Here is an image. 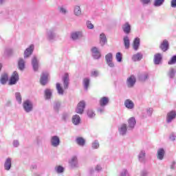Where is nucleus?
<instances>
[{
	"label": "nucleus",
	"instance_id": "nucleus-54",
	"mask_svg": "<svg viewBox=\"0 0 176 176\" xmlns=\"http://www.w3.org/2000/svg\"><path fill=\"white\" fill-rule=\"evenodd\" d=\"M2 69V64H0V71Z\"/></svg>",
	"mask_w": 176,
	"mask_h": 176
},
{
	"label": "nucleus",
	"instance_id": "nucleus-48",
	"mask_svg": "<svg viewBox=\"0 0 176 176\" xmlns=\"http://www.w3.org/2000/svg\"><path fill=\"white\" fill-rule=\"evenodd\" d=\"M107 64H108V65L109 67H111V68H113V67H115V64H113V63H112V60L110 62H107Z\"/></svg>",
	"mask_w": 176,
	"mask_h": 176
},
{
	"label": "nucleus",
	"instance_id": "nucleus-35",
	"mask_svg": "<svg viewBox=\"0 0 176 176\" xmlns=\"http://www.w3.org/2000/svg\"><path fill=\"white\" fill-rule=\"evenodd\" d=\"M164 3V0H155L154 1V6H162Z\"/></svg>",
	"mask_w": 176,
	"mask_h": 176
},
{
	"label": "nucleus",
	"instance_id": "nucleus-3",
	"mask_svg": "<svg viewBox=\"0 0 176 176\" xmlns=\"http://www.w3.org/2000/svg\"><path fill=\"white\" fill-rule=\"evenodd\" d=\"M32 102L30 100H26L23 102V109L26 112H31L32 111Z\"/></svg>",
	"mask_w": 176,
	"mask_h": 176
},
{
	"label": "nucleus",
	"instance_id": "nucleus-27",
	"mask_svg": "<svg viewBox=\"0 0 176 176\" xmlns=\"http://www.w3.org/2000/svg\"><path fill=\"white\" fill-rule=\"evenodd\" d=\"M119 131L120 134L124 135V134H126V132L127 131V125H126V124H122Z\"/></svg>",
	"mask_w": 176,
	"mask_h": 176
},
{
	"label": "nucleus",
	"instance_id": "nucleus-19",
	"mask_svg": "<svg viewBox=\"0 0 176 176\" xmlns=\"http://www.w3.org/2000/svg\"><path fill=\"white\" fill-rule=\"evenodd\" d=\"M107 36H105V34H104V33H102L100 35V43L102 46H104V45H105V43H107Z\"/></svg>",
	"mask_w": 176,
	"mask_h": 176
},
{
	"label": "nucleus",
	"instance_id": "nucleus-29",
	"mask_svg": "<svg viewBox=\"0 0 176 176\" xmlns=\"http://www.w3.org/2000/svg\"><path fill=\"white\" fill-rule=\"evenodd\" d=\"M124 45L125 49H129L130 47V39H129V36L124 37Z\"/></svg>",
	"mask_w": 176,
	"mask_h": 176
},
{
	"label": "nucleus",
	"instance_id": "nucleus-51",
	"mask_svg": "<svg viewBox=\"0 0 176 176\" xmlns=\"http://www.w3.org/2000/svg\"><path fill=\"white\" fill-rule=\"evenodd\" d=\"M96 171H101L102 168L100 166H97L96 168Z\"/></svg>",
	"mask_w": 176,
	"mask_h": 176
},
{
	"label": "nucleus",
	"instance_id": "nucleus-20",
	"mask_svg": "<svg viewBox=\"0 0 176 176\" xmlns=\"http://www.w3.org/2000/svg\"><path fill=\"white\" fill-rule=\"evenodd\" d=\"M69 163L72 167H75V166L78 164V158L76 157V156L72 157V159L69 160Z\"/></svg>",
	"mask_w": 176,
	"mask_h": 176
},
{
	"label": "nucleus",
	"instance_id": "nucleus-17",
	"mask_svg": "<svg viewBox=\"0 0 176 176\" xmlns=\"http://www.w3.org/2000/svg\"><path fill=\"white\" fill-rule=\"evenodd\" d=\"M5 169L9 171L10 170V167H12V159L8 158L6 160V162L4 164Z\"/></svg>",
	"mask_w": 176,
	"mask_h": 176
},
{
	"label": "nucleus",
	"instance_id": "nucleus-36",
	"mask_svg": "<svg viewBox=\"0 0 176 176\" xmlns=\"http://www.w3.org/2000/svg\"><path fill=\"white\" fill-rule=\"evenodd\" d=\"M176 63V56H173L168 62V65H173Z\"/></svg>",
	"mask_w": 176,
	"mask_h": 176
},
{
	"label": "nucleus",
	"instance_id": "nucleus-28",
	"mask_svg": "<svg viewBox=\"0 0 176 176\" xmlns=\"http://www.w3.org/2000/svg\"><path fill=\"white\" fill-rule=\"evenodd\" d=\"M19 68L22 71L25 67V62L24 61V59L20 58L18 63Z\"/></svg>",
	"mask_w": 176,
	"mask_h": 176
},
{
	"label": "nucleus",
	"instance_id": "nucleus-38",
	"mask_svg": "<svg viewBox=\"0 0 176 176\" xmlns=\"http://www.w3.org/2000/svg\"><path fill=\"white\" fill-rule=\"evenodd\" d=\"M83 83H84L85 88L86 89H89V85L90 83V80H89L88 78H85Z\"/></svg>",
	"mask_w": 176,
	"mask_h": 176
},
{
	"label": "nucleus",
	"instance_id": "nucleus-16",
	"mask_svg": "<svg viewBox=\"0 0 176 176\" xmlns=\"http://www.w3.org/2000/svg\"><path fill=\"white\" fill-rule=\"evenodd\" d=\"M109 102V98L107 97H102L100 100V107H105Z\"/></svg>",
	"mask_w": 176,
	"mask_h": 176
},
{
	"label": "nucleus",
	"instance_id": "nucleus-46",
	"mask_svg": "<svg viewBox=\"0 0 176 176\" xmlns=\"http://www.w3.org/2000/svg\"><path fill=\"white\" fill-rule=\"evenodd\" d=\"M170 6L171 8H176V0H171Z\"/></svg>",
	"mask_w": 176,
	"mask_h": 176
},
{
	"label": "nucleus",
	"instance_id": "nucleus-11",
	"mask_svg": "<svg viewBox=\"0 0 176 176\" xmlns=\"http://www.w3.org/2000/svg\"><path fill=\"white\" fill-rule=\"evenodd\" d=\"M176 117V112L175 111H170L167 114V122L170 123L173 119H175Z\"/></svg>",
	"mask_w": 176,
	"mask_h": 176
},
{
	"label": "nucleus",
	"instance_id": "nucleus-10",
	"mask_svg": "<svg viewBox=\"0 0 176 176\" xmlns=\"http://www.w3.org/2000/svg\"><path fill=\"white\" fill-rule=\"evenodd\" d=\"M52 146H58L60 145V138L58 136H53L51 139Z\"/></svg>",
	"mask_w": 176,
	"mask_h": 176
},
{
	"label": "nucleus",
	"instance_id": "nucleus-49",
	"mask_svg": "<svg viewBox=\"0 0 176 176\" xmlns=\"http://www.w3.org/2000/svg\"><path fill=\"white\" fill-rule=\"evenodd\" d=\"M91 76H98V72L97 71L92 72Z\"/></svg>",
	"mask_w": 176,
	"mask_h": 176
},
{
	"label": "nucleus",
	"instance_id": "nucleus-1",
	"mask_svg": "<svg viewBox=\"0 0 176 176\" xmlns=\"http://www.w3.org/2000/svg\"><path fill=\"white\" fill-rule=\"evenodd\" d=\"M19 73H17V72H14L10 78V82L8 85H10V86H12V85H16V83L19 82Z\"/></svg>",
	"mask_w": 176,
	"mask_h": 176
},
{
	"label": "nucleus",
	"instance_id": "nucleus-18",
	"mask_svg": "<svg viewBox=\"0 0 176 176\" xmlns=\"http://www.w3.org/2000/svg\"><path fill=\"white\" fill-rule=\"evenodd\" d=\"M76 143L80 146H85V144H86V140L82 137H78L76 139Z\"/></svg>",
	"mask_w": 176,
	"mask_h": 176
},
{
	"label": "nucleus",
	"instance_id": "nucleus-50",
	"mask_svg": "<svg viewBox=\"0 0 176 176\" xmlns=\"http://www.w3.org/2000/svg\"><path fill=\"white\" fill-rule=\"evenodd\" d=\"M142 3H149L151 2V0H141Z\"/></svg>",
	"mask_w": 176,
	"mask_h": 176
},
{
	"label": "nucleus",
	"instance_id": "nucleus-23",
	"mask_svg": "<svg viewBox=\"0 0 176 176\" xmlns=\"http://www.w3.org/2000/svg\"><path fill=\"white\" fill-rule=\"evenodd\" d=\"M74 124H79L80 123V117L78 115H74L72 118Z\"/></svg>",
	"mask_w": 176,
	"mask_h": 176
},
{
	"label": "nucleus",
	"instance_id": "nucleus-6",
	"mask_svg": "<svg viewBox=\"0 0 176 176\" xmlns=\"http://www.w3.org/2000/svg\"><path fill=\"white\" fill-rule=\"evenodd\" d=\"M34 45H30V47L27 48L24 52V58H27V57H30L32 54V52H34Z\"/></svg>",
	"mask_w": 176,
	"mask_h": 176
},
{
	"label": "nucleus",
	"instance_id": "nucleus-40",
	"mask_svg": "<svg viewBox=\"0 0 176 176\" xmlns=\"http://www.w3.org/2000/svg\"><path fill=\"white\" fill-rule=\"evenodd\" d=\"M116 58L118 63L122 61V54L120 52H118L116 55Z\"/></svg>",
	"mask_w": 176,
	"mask_h": 176
},
{
	"label": "nucleus",
	"instance_id": "nucleus-14",
	"mask_svg": "<svg viewBox=\"0 0 176 176\" xmlns=\"http://www.w3.org/2000/svg\"><path fill=\"white\" fill-rule=\"evenodd\" d=\"M82 36H83V34L80 32H76L72 34V39H73V41H76V39H79V38H82Z\"/></svg>",
	"mask_w": 176,
	"mask_h": 176
},
{
	"label": "nucleus",
	"instance_id": "nucleus-45",
	"mask_svg": "<svg viewBox=\"0 0 176 176\" xmlns=\"http://www.w3.org/2000/svg\"><path fill=\"white\" fill-rule=\"evenodd\" d=\"M168 75L170 76V78H173L175 75V72L172 69L169 73H168Z\"/></svg>",
	"mask_w": 176,
	"mask_h": 176
},
{
	"label": "nucleus",
	"instance_id": "nucleus-43",
	"mask_svg": "<svg viewBox=\"0 0 176 176\" xmlns=\"http://www.w3.org/2000/svg\"><path fill=\"white\" fill-rule=\"evenodd\" d=\"M87 115L89 118H94L96 116V113L92 110H88Z\"/></svg>",
	"mask_w": 176,
	"mask_h": 176
},
{
	"label": "nucleus",
	"instance_id": "nucleus-12",
	"mask_svg": "<svg viewBox=\"0 0 176 176\" xmlns=\"http://www.w3.org/2000/svg\"><path fill=\"white\" fill-rule=\"evenodd\" d=\"M122 30L125 34H130L131 31V26L129 23H126L122 25Z\"/></svg>",
	"mask_w": 176,
	"mask_h": 176
},
{
	"label": "nucleus",
	"instance_id": "nucleus-55",
	"mask_svg": "<svg viewBox=\"0 0 176 176\" xmlns=\"http://www.w3.org/2000/svg\"><path fill=\"white\" fill-rule=\"evenodd\" d=\"M2 1H3V0H0V3H2Z\"/></svg>",
	"mask_w": 176,
	"mask_h": 176
},
{
	"label": "nucleus",
	"instance_id": "nucleus-56",
	"mask_svg": "<svg viewBox=\"0 0 176 176\" xmlns=\"http://www.w3.org/2000/svg\"><path fill=\"white\" fill-rule=\"evenodd\" d=\"M100 112H102V110L100 109Z\"/></svg>",
	"mask_w": 176,
	"mask_h": 176
},
{
	"label": "nucleus",
	"instance_id": "nucleus-41",
	"mask_svg": "<svg viewBox=\"0 0 176 176\" xmlns=\"http://www.w3.org/2000/svg\"><path fill=\"white\" fill-rule=\"evenodd\" d=\"M87 27L89 30H93V28H94V25H93L90 21H88L87 22Z\"/></svg>",
	"mask_w": 176,
	"mask_h": 176
},
{
	"label": "nucleus",
	"instance_id": "nucleus-30",
	"mask_svg": "<svg viewBox=\"0 0 176 176\" xmlns=\"http://www.w3.org/2000/svg\"><path fill=\"white\" fill-rule=\"evenodd\" d=\"M45 93V97L46 100H50V98H52V90L47 89L44 91Z\"/></svg>",
	"mask_w": 176,
	"mask_h": 176
},
{
	"label": "nucleus",
	"instance_id": "nucleus-26",
	"mask_svg": "<svg viewBox=\"0 0 176 176\" xmlns=\"http://www.w3.org/2000/svg\"><path fill=\"white\" fill-rule=\"evenodd\" d=\"M0 80L2 85H5L8 82V80H9V76H8V74H4L1 76Z\"/></svg>",
	"mask_w": 176,
	"mask_h": 176
},
{
	"label": "nucleus",
	"instance_id": "nucleus-24",
	"mask_svg": "<svg viewBox=\"0 0 176 176\" xmlns=\"http://www.w3.org/2000/svg\"><path fill=\"white\" fill-rule=\"evenodd\" d=\"M128 123H129V127H131V129L134 128V126H135V118H134V117H131V118L129 119L128 120Z\"/></svg>",
	"mask_w": 176,
	"mask_h": 176
},
{
	"label": "nucleus",
	"instance_id": "nucleus-22",
	"mask_svg": "<svg viewBox=\"0 0 176 176\" xmlns=\"http://www.w3.org/2000/svg\"><path fill=\"white\" fill-rule=\"evenodd\" d=\"M133 47L134 50H138L140 47V38H136L133 41Z\"/></svg>",
	"mask_w": 176,
	"mask_h": 176
},
{
	"label": "nucleus",
	"instance_id": "nucleus-21",
	"mask_svg": "<svg viewBox=\"0 0 176 176\" xmlns=\"http://www.w3.org/2000/svg\"><path fill=\"white\" fill-rule=\"evenodd\" d=\"M162 61V54H156L154 56V63L155 64H160V62Z\"/></svg>",
	"mask_w": 176,
	"mask_h": 176
},
{
	"label": "nucleus",
	"instance_id": "nucleus-4",
	"mask_svg": "<svg viewBox=\"0 0 176 176\" xmlns=\"http://www.w3.org/2000/svg\"><path fill=\"white\" fill-rule=\"evenodd\" d=\"M47 78H49V74L47 72H43L40 80L41 85L45 86L47 83Z\"/></svg>",
	"mask_w": 176,
	"mask_h": 176
},
{
	"label": "nucleus",
	"instance_id": "nucleus-15",
	"mask_svg": "<svg viewBox=\"0 0 176 176\" xmlns=\"http://www.w3.org/2000/svg\"><path fill=\"white\" fill-rule=\"evenodd\" d=\"M124 105L128 109H133L134 108V102L130 100V99L125 100Z\"/></svg>",
	"mask_w": 176,
	"mask_h": 176
},
{
	"label": "nucleus",
	"instance_id": "nucleus-47",
	"mask_svg": "<svg viewBox=\"0 0 176 176\" xmlns=\"http://www.w3.org/2000/svg\"><path fill=\"white\" fill-rule=\"evenodd\" d=\"M145 156V151H141L139 155V159H142Z\"/></svg>",
	"mask_w": 176,
	"mask_h": 176
},
{
	"label": "nucleus",
	"instance_id": "nucleus-53",
	"mask_svg": "<svg viewBox=\"0 0 176 176\" xmlns=\"http://www.w3.org/2000/svg\"><path fill=\"white\" fill-rule=\"evenodd\" d=\"M146 175V172H142V176H145Z\"/></svg>",
	"mask_w": 176,
	"mask_h": 176
},
{
	"label": "nucleus",
	"instance_id": "nucleus-7",
	"mask_svg": "<svg viewBox=\"0 0 176 176\" xmlns=\"http://www.w3.org/2000/svg\"><path fill=\"white\" fill-rule=\"evenodd\" d=\"M91 52H92L93 56L96 60L101 57V54L100 53V51H98V48L94 47L91 49Z\"/></svg>",
	"mask_w": 176,
	"mask_h": 176
},
{
	"label": "nucleus",
	"instance_id": "nucleus-5",
	"mask_svg": "<svg viewBox=\"0 0 176 176\" xmlns=\"http://www.w3.org/2000/svg\"><path fill=\"white\" fill-rule=\"evenodd\" d=\"M63 87L65 89H68V86L69 85V74L68 73H65L63 78Z\"/></svg>",
	"mask_w": 176,
	"mask_h": 176
},
{
	"label": "nucleus",
	"instance_id": "nucleus-33",
	"mask_svg": "<svg viewBox=\"0 0 176 176\" xmlns=\"http://www.w3.org/2000/svg\"><path fill=\"white\" fill-rule=\"evenodd\" d=\"M74 14L76 16H80L82 14V11L80 10V6H76L74 8Z\"/></svg>",
	"mask_w": 176,
	"mask_h": 176
},
{
	"label": "nucleus",
	"instance_id": "nucleus-13",
	"mask_svg": "<svg viewBox=\"0 0 176 176\" xmlns=\"http://www.w3.org/2000/svg\"><path fill=\"white\" fill-rule=\"evenodd\" d=\"M164 153H166V152L164 151V149L160 148L157 152V159H159V160H163L164 157Z\"/></svg>",
	"mask_w": 176,
	"mask_h": 176
},
{
	"label": "nucleus",
	"instance_id": "nucleus-9",
	"mask_svg": "<svg viewBox=\"0 0 176 176\" xmlns=\"http://www.w3.org/2000/svg\"><path fill=\"white\" fill-rule=\"evenodd\" d=\"M127 85L129 87H133L135 85V77L134 76H131L127 80Z\"/></svg>",
	"mask_w": 176,
	"mask_h": 176
},
{
	"label": "nucleus",
	"instance_id": "nucleus-39",
	"mask_svg": "<svg viewBox=\"0 0 176 176\" xmlns=\"http://www.w3.org/2000/svg\"><path fill=\"white\" fill-rule=\"evenodd\" d=\"M15 97L16 100L19 102V104H21V95L20 94V93L16 92L15 94Z\"/></svg>",
	"mask_w": 176,
	"mask_h": 176
},
{
	"label": "nucleus",
	"instance_id": "nucleus-52",
	"mask_svg": "<svg viewBox=\"0 0 176 176\" xmlns=\"http://www.w3.org/2000/svg\"><path fill=\"white\" fill-rule=\"evenodd\" d=\"M60 12H61L62 13H66V12H67L63 8H60Z\"/></svg>",
	"mask_w": 176,
	"mask_h": 176
},
{
	"label": "nucleus",
	"instance_id": "nucleus-2",
	"mask_svg": "<svg viewBox=\"0 0 176 176\" xmlns=\"http://www.w3.org/2000/svg\"><path fill=\"white\" fill-rule=\"evenodd\" d=\"M85 107H86V103L85 102V101L83 100L80 101L78 104L77 107L76 109V113H79L80 115H82V113H83L85 111Z\"/></svg>",
	"mask_w": 176,
	"mask_h": 176
},
{
	"label": "nucleus",
	"instance_id": "nucleus-37",
	"mask_svg": "<svg viewBox=\"0 0 176 176\" xmlns=\"http://www.w3.org/2000/svg\"><path fill=\"white\" fill-rule=\"evenodd\" d=\"M112 58H113L112 54H111V53L107 54L105 56V60H106L107 63H109V62L112 61Z\"/></svg>",
	"mask_w": 176,
	"mask_h": 176
},
{
	"label": "nucleus",
	"instance_id": "nucleus-34",
	"mask_svg": "<svg viewBox=\"0 0 176 176\" xmlns=\"http://www.w3.org/2000/svg\"><path fill=\"white\" fill-rule=\"evenodd\" d=\"M55 170L58 174H60L61 173H64V167L61 166H58L55 168Z\"/></svg>",
	"mask_w": 176,
	"mask_h": 176
},
{
	"label": "nucleus",
	"instance_id": "nucleus-32",
	"mask_svg": "<svg viewBox=\"0 0 176 176\" xmlns=\"http://www.w3.org/2000/svg\"><path fill=\"white\" fill-rule=\"evenodd\" d=\"M32 64L33 65L34 71H36L38 69V60L36 57L33 58L32 60Z\"/></svg>",
	"mask_w": 176,
	"mask_h": 176
},
{
	"label": "nucleus",
	"instance_id": "nucleus-31",
	"mask_svg": "<svg viewBox=\"0 0 176 176\" xmlns=\"http://www.w3.org/2000/svg\"><path fill=\"white\" fill-rule=\"evenodd\" d=\"M56 89L58 91V94H60L61 96L64 94V89H63L60 83H56Z\"/></svg>",
	"mask_w": 176,
	"mask_h": 176
},
{
	"label": "nucleus",
	"instance_id": "nucleus-44",
	"mask_svg": "<svg viewBox=\"0 0 176 176\" xmlns=\"http://www.w3.org/2000/svg\"><path fill=\"white\" fill-rule=\"evenodd\" d=\"M100 147V143H98V141H95L93 144H92V148H94V149H97L98 148Z\"/></svg>",
	"mask_w": 176,
	"mask_h": 176
},
{
	"label": "nucleus",
	"instance_id": "nucleus-42",
	"mask_svg": "<svg viewBox=\"0 0 176 176\" xmlns=\"http://www.w3.org/2000/svg\"><path fill=\"white\" fill-rule=\"evenodd\" d=\"M146 79H148V74H143V75H142V76L140 77V80L142 82H144V81L146 80Z\"/></svg>",
	"mask_w": 176,
	"mask_h": 176
},
{
	"label": "nucleus",
	"instance_id": "nucleus-25",
	"mask_svg": "<svg viewBox=\"0 0 176 176\" xmlns=\"http://www.w3.org/2000/svg\"><path fill=\"white\" fill-rule=\"evenodd\" d=\"M132 60L133 61H140V60H142V54H141V53L134 54L132 56Z\"/></svg>",
	"mask_w": 176,
	"mask_h": 176
},
{
	"label": "nucleus",
	"instance_id": "nucleus-8",
	"mask_svg": "<svg viewBox=\"0 0 176 176\" xmlns=\"http://www.w3.org/2000/svg\"><path fill=\"white\" fill-rule=\"evenodd\" d=\"M168 41L167 40H164L161 43L160 48L162 52H167L168 50Z\"/></svg>",
	"mask_w": 176,
	"mask_h": 176
}]
</instances>
